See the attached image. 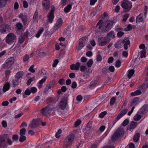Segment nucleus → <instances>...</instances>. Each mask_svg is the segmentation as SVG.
<instances>
[{
	"mask_svg": "<svg viewBox=\"0 0 148 148\" xmlns=\"http://www.w3.org/2000/svg\"><path fill=\"white\" fill-rule=\"evenodd\" d=\"M124 134V131L122 128H118L113 134L111 137L112 140L115 141L117 139L122 137Z\"/></svg>",
	"mask_w": 148,
	"mask_h": 148,
	"instance_id": "1",
	"label": "nucleus"
},
{
	"mask_svg": "<svg viewBox=\"0 0 148 148\" xmlns=\"http://www.w3.org/2000/svg\"><path fill=\"white\" fill-rule=\"evenodd\" d=\"M75 135L73 134H71L68 136L64 141V145L63 148H67L71 145L72 143L74 140Z\"/></svg>",
	"mask_w": 148,
	"mask_h": 148,
	"instance_id": "2",
	"label": "nucleus"
},
{
	"mask_svg": "<svg viewBox=\"0 0 148 148\" xmlns=\"http://www.w3.org/2000/svg\"><path fill=\"white\" fill-rule=\"evenodd\" d=\"M55 109L56 108L54 106H53L51 104H49L41 109L40 112L43 115L47 116L50 113L52 110H55Z\"/></svg>",
	"mask_w": 148,
	"mask_h": 148,
	"instance_id": "3",
	"label": "nucleus"
},
{
	"mask_svg": "<svg viewBox=\"0 0 148 148\" xmlns=\"http://www.w3.org/2000/svg\"><path fill=\"white\" fill-rule=\"evenodd\" d=\"M121 6L124 9L128 11L130 10L132 7V3L128 0H124L121 3Z\"/></svg>",
	"mask_w": 148,
	"mask_h": 148,
	"instance_id": "4",
	"label": "nucleus"
},
{
	"mask_svg": "<svg viewBox=\"0 0 148 148\" xmlns=\"http://www.w3.org/2000/svg\"><path fill=\"white\" fill-rule=\"evenodd\" d=\"M16 36L13 33H9L5 38V41L8 44L13 43L16 40Z\"/></svg>",
	"mask_w": 148,
	"mask_h": 148,
	"instance_id": "5",
	"label": "nucleus"
},
{
	"mask_svg": "<svg viewBox=\"0 0 148 148\" xmlns=\"http://www.w3.org/2000/svg\"><path fill=\"white\" fill-rule=\"evenodd\" d=\"M14 60L13 57H10L8 59L5 61V63L3 64L2 68L4 69H7L10 68L14 63Z\"/></svg>",
	"mask_w": 148,
	"mask_h": 148,
	"instance_id": "6",
	"label": "nucleus"
},
{
	"mask_svg": "<svg viewBox=\"0 0 148 148\" xmlns=\"http://www.w3.org/2000/svg\"><path fill=\"white\" fill-rule=\"evenodd\" d=\"M87 37L84 36L79 40V43L77 47V50H80L84 47L85 44L87 42Z\"/></svg>",
	"mask_w": 148,
	"mask_h": 148,
	"instance_id": "7",
	"label": "nucleus"
},
{
	"mask_svg": "<svg viewBox=\"0 0 148 148\" xmlns=\"http://www.w3.org/2000/svg\"><path fill=\"white\" fill-rule=\"evenodd\" d=\"M11 30L10 26L7 24H3L0 26V32L3 34L9 32Z\"/></svg>",
	"mask_w": 148,
	"mask_h": 148,
	"instance_id": "8",
	"label": "nucleus"
},
{
	"mask_svg": "<svg viewBox=\"0 0 148 148\" xmlns=\"http://www.w3.org/2000/svg\"><path fill=\"white\" fill-rule=\"evenodd\" d=\"M67 100V97H64L61 99L59 104V107L60 109L64 110L66 108Z\"/></svg>",
	"mask_w": 148,
	"mask_h": 148,
	"instance_id": "9",
	"label": "nucleus"
},
{
	"mask_svg": "<svg viewBox=\"0 0 148 148\" xmlns=\"http://www.w3.org/2000/svg\"><path fill=\"white\" fill-rule=\"evenodd\" d=\"M114 22L113 21L110 20L106 21L105 23V28L103 31L105 32H108L112 28Z\"/></svg>",
	"mask_w": 148,
	"mask_h": 148,
	"instance_id": "10",
	"label": "nucleus"
},
{
	"mask_svg": "<svg viewBox=\"0 0 148 148\" xmlns=\"http://www.w3.org/2000/svg\"><path fill=\"white\" fill-rule=\"evenodd\" d=\"M109 39L107 37H100L98 38V42L99 45L103 46L110 41Z\"/></svg>",
	"mask_w": 148,
	"mask_h": 148,
	"instance_id": "11",
	"label": "nucleus"
},
{
	"mask_svg": "<svg viewBox=\"0 0 148 148\" xmlns=\"http://www.w3.org/2000/svg\"><path fill=\"white\" fill-rule=\"evenodd\" d=\"M51 10L50 12L49 13L47 16V18L48 21L51 23L53 21V19L54 18V12L55 10V8L54 5L51 6Z\"/></svg>",
	"mask_w": 148,
	"mask_h": 148,
	"instance_id": "12",
	"label": "nucleus"
},
{
	"mask_svg": "<svg viewBox=\"0 0 148 148\" xmlns=\"http://www.w3.org/2000/svg\"><path fill=\"white\" fill-rule=\"evenodd\" d=\"M39 121L38 119H34L29 125V127L31 129H34L39 126Z\"/></svg>",
	"mask_w": 148,
	"mask_h": 148,
	"instance_id": "13",
	"label": "nucleus"
},
{
	"mask_svg": "<svg viewBox=\"0 0 148 148\" xmlns=\"http://www.w3.org/2000/svg\"><path fill=\"white\" fill-rule=\"evenodd\" d=\"M148 110V106L147 105L143 106L138 112V113L142 115V116L145 115Z\"/></svg>",
	"mask_w": 148,
	"mask_h": 148,
	"instance_id": "14",
	"label": "nucleus"
},
{
	"mask_svg": "<svg viewBox=\"0 0 148 148\" xmlns=\"http://www.w3.org/2000/svg\"><path fill=\"white\" fill-rule=\"evenodd\" d=\"M121 42L123 45L124 49L125 50L127 49V46L129 45L130 44L129 38H125Z\"/></svg>",
	"mask_w": 148,
	"mask_h": 148,
	"instance_id": "15",
	"label": "nucleus"
},
{
	"mask_svg": "<svg viewBox=\"0 0 148 148\" xmlns=\"http://www.w3.org/2000/svg\"><path fill=\"white\" fill-rule=\"evenodd\" d=\"M127 109L126 108L122 110L116 118V121H117L123 116L127 112Z\"/></svg>",
	"mask_w": 148,
	"mask_h": 148,
	"instance_id": "16",
	"label": "nucleus"
},
{
	"mask_svg": "<svg viewBox=\"0 0 148 148\" xmlns=\"http://www.w3.org/2000/svg\"><path fill=\"white\" fill-rule=\"evenodd\" d=\"M42 6L44 7L47 10H48L50 6V4L49 0H44L42 3Z\"/></svg>",
	"mask_w": 148,
	"mask_h": 148,
	"instance_id": "17",
	"label": "nucleus"
},
{
	"mask_svg": "<svg viewBox=\"0 0 148 148\" xmlns=\"http://www.w3.org/2000/svg\"><path fill=\"white\" fill-rule=\"evenodd\" d=\"M143 13H141L138 16H136V22L137 23L140 22H144V17L143 16Z\"/></svg>",
	"mask_w": 148,
	"mask_h": 148,
	"instance_id": "18",
	"label": "nucleus"
},
{
	"mask_svg": "<svg viewBox=\"0 0 148 148\" xmlns=\"http://www.w3.org/2000/svg\"><path fill=\"white\" fill-rule=\"evenodd\" d=\"M80 64L77 62L75 64H72L70 66V69L73 70H78L79 68Z\"/></svg>",
	"mask_w": 148,
	"mask_h": 148,
	"instance_id": "19",
	"label": "nucleus"
},
{
	"mask_svg": "<svg viewBox=\"0 0 148 148\" xmlns=\"http://www.w3.org/2000/svg\"><path fill=\"white\" fill-rule=\"evenodd\" d=\"M6 144L5 141V138L3 137H0V148L4 147L6 146Z\"/></svg>",
	"mask_w": 148,
	"mask_h": 148,
	"instance_id": "20",
	"label": "nucleus"
},
{
	"mask_svg": "<svg viewBox=\"0 0 148 148\" xmlns=\"http://www.w3.org/2000/svg\"><path fill=\"white\" fill-rule=\"evenodd\" d=\"M52 84V82H50L49 84L46 86L44 91V92L45 94H47L49 90L51 88Z\"/></svg>",
	"mask_w": 148,
	"mask_h": 148,
	"instance_id": "21",
	"label": "nucleus"
},
{
	"mask_svg": "<svg viewBox=\"0 0 148 148\" xmlns=\"http://www.w3.org/2000/svg\"><path fill=\"white\" fill-rule=\"evenodd\" d=\"M62 23V19L60 18H59L56 23L55 26V28H56V29H57L61 26Z\"/></svg>",
	"mask_w": 148,
	"mask_h": 148,
	"instance_id": "22",
	"label": "nucleus"
},
{
	"mask_svg": "<svg viewBox=\"0 0 148 148\" xmlns=\"http://www.w3.org/2000/svg\"><path fill=\"white\" fill-rule=\"evenodd\" d=\"M24 74V72L22 71H20L16 73L15 76V79H19L20 78L22 77Z\"/></svg>",
	"mask_w": 148,
	"mask_h": 148,
	"instance_id": "23",
	"label": "nucleus"
},
{
	"mask_svg": "<svg viewBox=\"0 0 148 148\" xmlns=\"http://www.w3.org/2000/svg\"><path fill=\"white\" fill-rule=\"evenodd\" d=\"M139 99L138 97H135L134 98L131 102L130 106H132L136 105L138 103Z\"/></svg>",
	"mask_w": 148,
	"mask_h": 148,
	"instance_id": "24",
	"label": "nucleus"
},
{
	"mask_svg": "<svg viewBox=\"0 0 148 148\" xmlns=\"http://www.w3.org/2000/svg\"><path fill=\"white\" fill-rule=\"evenodd\" d=\"M148 87V84L147 83L143 84L140 87V89L143 92H145Z\"/></svg>",
	"mask_w": 148,
	"mask_h": 148,
	"instance_id": "25",
	"label": "nucleus"
},
{
	"mask_svg": "<svg viewBox=\"0 0 148 148\" xmlns=\"http://www.w3.org/2000/svg\"><path fill=\"white\" fill-rule=\"evenodd\" d=\"M127 72V77L129 79H130L134 74L135 71L133 69L129 70Z\"/></svg>",
	"mask_w": 148,
	"mask_h": 148,
	"instance_id": "26",
	"label": "nucleus"
},
{
	"mask_svg": "<svg viewBox=\"0 0 148 148\" xmlns=\"http://www.w3.org/2000/svg\"><path fill=\"white\" fill-rule=\"evenodd\" d=\"M4 137L5 138L7 139V143L9 145H11L12 144V140L10 138L8 134H5L4 135Z\"/></svg>",
	"mask_w": 148,
	"mask_h": 148,
	"instance_id": "27",
	"label": "nucleus"
},
{
	"mask_svg": "<svg viewBox=\"0 0 148 148\" xmlns=\"http://www.w3.org/2000/svg\"><path fill=\"white\" fill-rule=\"evenodd\" d=\"M10 84L8 82H7L4 86L3 90V92H5L8 90L10 88Z\"/></svg>",
	"mask_w": 148,
	"mask_h": 148,
	"instance_id": "28",
	"label": "nucleus"
},
{
	"mask_svg": "<svg viewBox=\"0 0 148 148\" xmlns=\"http://www.w3.org/2000/svg\"><path fill=\"white\" fill-rule=\"evenodd\" d=\"M80 69L81 71L84 73L86 72L88 73H89V69L87 68L85 66L82 65L80 67Z\"/></svg>",
	"mask_w": 148,
	"mask_h": 148,
	"instance_id": "29",
	"label": "nucleus"
},
{
	"mask_svg": "<svg viewBox=\"0 0 148 148\" xmlns=\"http://www.w3.org/2000/svg\"><path fill=\"white\" fill-rule=\"evenodd\" d=\"M141 93V91L140 90H137L134 92H132L130 93L131 95L134 96L136 95H139Z\"/></svg>",
	"mask_w": 148,
	"mask_h": 148,
	"instance_id": "30",
	"label": "nucleus"
},
{
	"mask_svg": "<svg viewBox=\"0 0 148 148\" xmlns=\"http://www.w3.org/2000/svg\"><path fill=\"white\" fill-rule=\"evenodd\" d=\"M140 136V134L138 133L136 134L133 137V140L135 142H137Z\"/></svg>",
	"mask_w": 148,
	"mask_h": 148,
	"instance_id": "31",
	"label": "nucleus"
},
{
	"mask_svg": "<svg viewBox=\"0 0 148 148\" xmlns=\"http://www.w3.org/2000/svg\"><path fill=\"white\" fill-rule=\"evenodd\" d=\"M136 122L134 121H132L129 127L130 130L131 131V129H134L136 127Z\"/></svg>",
	"mask_w": 148,
	"mask_h": 148,
	"instance_id": "32",
	"label": "nucleus"
},
{
	"mask_svg": "<svg viewBox=\"0 0 148 148\" xmlns=\"http://www.w3.org/2000/svg\"><path fill=\"white\" fill-rule=\"evenodd\" d=\"M67 90V88L66 86H62L60 89H59L58 90V93L60 94L62 93V91L65 92Z\"/></svg>",
	"mask_w": 148,
	"mask_h": 148,
	"instance_id": "33",
	"label": "nucleus"
},
{
	"mask_svg": "<svg viewBox=\"0 0 148 148\" xmlns=\"http://www.w3.org/2000/svg\"><path fill=\"white\" fill-rule=\"evenodd\" d=\"M48 100L50 102V104H51L53 106H54L53 104L55 103L56 101V99L55 97H50Z\"/></svg>",
	"mask_w": 148,
	"mask_h": 148,
	"instance_id": "34",
	"label": "nucleus"
},
{
	"mask_svg": "<svg viewBox=\"0 0 148 148\" xmlns=\"http://www.w3.org/2000/svg\"><path fill=\"white\" fill-rule=\"evenodd\" d=\"M72 7V5L70 4L68 5L64 9V11L65 12H68L71 10Z\"/></svg>",
	"mask_w": 148,
	"mask_h": 148,
	"instance_id": "35",
	"label": "nucleus"
},
{
	"mask_svg": "<svg viewBox=\"0 0 148 148\" xmlns=\"http://www.w3.org/2000/svg\"><path fill=\"white\" fill-rule=\"evenodd\" d=\"M107 37H110L111 38H114L115 37V35L114 34V32L113 31H111L107 35Z\"/></svg>",
	"mask_w": 148,
	"mask_h": 148,
	"instance_id": "36",
	"label": "nucleus"
},
{
	"mask_svg": "<svg viewBox=\"0 0 148 148\" xmlns=\"http://www.w3.org/2000/svg\"><path fill=\"white\" fill-rule=\"evenodd\" d=\"M18 79H13L12 81L13 86L15 87L18 84Z\"/></svg>",
	"mask_w": 148,
	"mask_h": 148,
	"instance_id": "37",
	"label": "nucleus"
},
{
	"mask_svg": "<svg viewBox=\"0 0 148 148\" xmlns=\"http://www.w3.org/2000/svg\"><path fill=\"white\" fill-rule=\"evenodd\" d=\"M103 21L102 20H100L97 23L96 27H98V28L100 29L103 26Z\"/></svg>",
	"mask_w": 148,
	"mask_h": 148,
	"instance_id": "38",
	"label": "nucleus"
},
{
	"mask_svg": "<svg viewBox=\"0 0 148 148\" xmlns=\"http://www.w3.org/2000/svg\"><path fill=\"white\" fill-rule=\"evenodd\" d=\"M44 29L43 28H41L38 32L37 34L36 35V37L37 38H38L40 36V35L43 32Z\"/></svg>",
	"mask_w": 148,
	"mask_h": 148,
	"instance_id": "39",
	"label": "nucleus"
},
{
	"mask_svg": "<svg viewBox=\"0 0 148 148\" xmlns=\"http://www.w3.org/2000/svg\"><path fill=\"white\" fill-rule=\"evenodd\" d=\"M102 72L103 73L106 74L109 72L108 68V66L104 67L102 70Z\"/></svg>",
	"mask_w": 148,
	"mask_h": 148,
	"instance_id": "40",
	"label": "nucleus"
},
{
	"mask_svg": "<svg viewBox=\"0 0 148 148\" xmlns=\"http://www.w3.org/2000/svg\"><path fill=\"white\" fill-rule=\"evenodd\" d=\"M146 53V50L145 49H143L141 51L140 53V57L141 58H145L146 57L145 55Z\"/></svg>",
	"mask_w": 148,
	"mask_h": 148,
	"instance_id": "41",
	"label": "nucleus"
},
{
	"mask_svg": "<svg viewBox=\"0 0 148 148\" xmlns=\"http://www.w3.org/2000/svg\"><path fill=\"white\" fill-rule=\"evenodd\" d=\"M93 63V61L92 59H90L87 62L86 64L88 67H90Z\"/></svg>",
	"mask_w": 148,
	"mask_h": 148,
	"instance_id": "42",
	"label": "nucleus"
},
{
	"mask_svg": "<svg viewBox=\"0 0 148 148\" xmlns=\"http://www.w3.org/2000/svg\"><path fill=\"white\" fill-rule=\"evenodd\" d=\"M26 129L25 128H23L20 130V136L25 135V134Z\"/></svg>",
	"mask_w": 148,
	"mask_h": 148,
	"instance_id": "43",
	"label": "nucleus"
},
{
	"mask_svg": "<svg viewBox=\"0 0 148 148\" xmlns=\"http://www.w3.org/2000/svg\"><path fill=\"white\" fill-rule=\"evenodd\" d=\"M25 38L22 36V34H21L19 38L18 42L19 43L21 44L23 42Z\"/></svg>",
	"mask_w": 148,
	"mask_h": 148,
	"instance_id": "44",
	"label": "nucleus"
},
{
	"mask_svg": "<svg viewBox=\"0 0 148 148\" xmlns=\"http://www.w3.org/2000/svg\"><path fill=\"white\" fill-rule=\"evenodd\" d=\"M16 26L18 30L21 29L23 27L22 24L20 23H18L16 25Z\"/></svg>",
	"mask_w": 148,
	"mask_h": 148,
	"instance_id": "45",
	"label": "nucleus"
},
{
	"mask_svg": "<svg viewBox=\"0 0 148 148\" xmlns=\"http://www.w3.org/2000/svg\"><path fill=\"white\" fill-rule=\"evenodd\" d=\"M141 118V116L139 114H136L134 117V120L138 121Z\"/></svg>",
	"mask_w": 148,
	"mask_h": 148,
	"instance_id": "46",
	"label": "nucleus"
},
{
	"mask_svg": "<svg viewBox=\"0 0 148 148\" xmlns=\"http://www.w3.org/2000/svg\"><path fill=\"white\" fill-rule=\"evenodd\" d=\"M31 92L32 93H35L37 91V88L35 87H32L30 88Z\"/></svg>",
	"mask_w": 148,
	"mask_h": 148,
	"instance_id": "47",
	"label": "nucleus"
},
{
	"mask_svg": "<svg viewBox=\"0 0 148 148\" xmlns=\"http://www.w3.org/2000/svg\"><path fill=\"white\" fill-rule=\"evenodd\" d=\"M34 79V77H31L27 81L26 84L27 86H29L30 85L32 81Z\"/></svg>",
	"mask_w": 148,
	"mask_h": 148,
	"instance_id": "48",
	"label": "nucleus"
},
{
	"mask_svg": "<svg viewBox=\"0 0 148 148\" xmlns=\"http://www.w3.org/2000/svg\"><path fill=\"white\" fill-rule=\"evenodd\" d=\"M62 131L60 129L59 130L57 133L56 134L55 136L56 138H58L60 136V134L62 133Z\"/></svg>",
	"mask_w": 148,
	"mask_h": 148,
	"instance_id": "49",
	"label": "nucleus"
},
{
	"mask_svg": "<svg viewBox=\"0 0 148 148\" xmlns=\"http://www.w3.org/2000/svg\"><path fill=\"white\" fill-rule=\"evenodd\" d=\"M6 4V2L3 0H0V8H2L5 6Z\"/></svg>",
	"mask_w": 148,
	"mask_h": 148,
	"instance_id": "50",
	"label": "nucleus"
},
{
	"mask_svg": "<svg viewBox=\"0 0 148 148\" xmlns=\"http://www.w3.org/2000/svg\"><path fill=\"white\" fill-rule=\"evenodd\" d=\"M132 29V25L131 24H129L126 28H124V30L125 31H128L131 30Z\"/></svg>",
	"mask_w": 148,
	"mask_h": 148,
	"instance_id": "51",
	"label": "nucleus"
},
{
	"mask_svg": "<svg viewBox=\"0 0 148 148\" xmlns=\"http://www.w3.org/2000/svg\"><path fill=\"white\" fill-rule=\"evenodd\" d=\"M121 62L119 59H118L116 62L115 66L116 67H119L121 66Z\"/></svg>",
	"mask_w": 148,
	"mask_h": 148,
	"instance_id": "52",
	"label": "nucleus"
},
{
	"mask_svg": "<svg viewBox=\"0 0 148 148\" xmlns=\"http://www.w3.org/2000/svg\"><path fill=\"white\" fill-rule=\"evenodd\" d=\"M29 58V55L28 54H26L23 58V61L24 62L27 61Z\"/></svg>",
	"mask_w": 148,
	"mask_h": 148,
	"instance_id": "53",
	"label": "nucleus"
},
{
	"mask_svg": "<svg viewBox=\"0 0 148 148\" xmlns=\"http://www.w3.org/2000/svg\"><path fill=\"white\" fill-rule=\"evenodd\" d=\"M26 137L25 135L21 136L19 138V141L20 142H22L26 139Z\"/></svg>",
	"mask_w": 148,
	"mask_h": 148,
	"instance_id": "54",
	"label": "nucleus"
},
{
	"mask_svg": "<svg viewBox=\"0 0 148 148\" xmlns=\"http://www.w3.org/2000/svg\"><path fill=\"white\" fill-rule=\"evenodd\" d=\"M129 14H124L123 16V21H125L129 16Z\"/></svg>",
	"mask_w": 148,
	"mask_h": 148,
	"instance_id": "55",
	"label": "nucleus"
},
{
	"mask_svg": "<svg viewBox=\"0 0 148 148\" xmlns=\"http://www.w3.org/2000/svg\"><path fill=\"white\" fill-rule=\"evenodd\" d=\"M129 122V120L127 119H125L122 123V125L125 127L126 126L128 123Z\"/></svg>",
	"mask_w": 148,
	"mask_h": 148,
	"instance_id": "56",
	"label": "nucleus"
},
{
	"mask_svg": "<svg viewBox=\"0 0 148 148\" xmlns=\"http://www.w3.org/2000/svg\"><path fill=\"white\" fill-rule=\"evenodd\" d=\"M18 138V136L17 135H14L12 136V140L13 141H16Z\"/></svg>",
	"mask_w": 148,
	"mask_h": 148,
	"instance_id": "57",
	"label": "nucleus"
},
{
	"mask_svg": "<svg viewBox=\"0 0 148 148\" xmlns=\"http://www.w3.org/2000/svg\"><path fill=\"white\" fill-rule=\"evenodd\" d=\"M116 100V98L115 97H112L111 99L110 102V104L112 105L114 103Z\"/></svg>",
	"mask_w": 148,
	"mask_h": 148,
	"instance_id": "58",
	"label": "nucleus"
},
{
	"mask_svg": "<svg viewBox=\"0 0 148 148\" xmlns=\"http://www.w3.org/2000/svg\"><path fill=\"white\" fill-rule=\"evenodd\" d=\"M107 113V112L104 111L101 112L99 115V116L100 118H103L105 116Z\"/></svg>",
	"mask_w": 148,
	"mask_h": 148,
	"instance_id": "59",
	"label": "nucleus"
},
{
	"mask_svg": "<svg viewBox=\"0 0 148 148\" xmlns=\"http://www.w3.org/2000/svg\"><path fill=\"white\" fill-rule=\"evenodd\" d=\"M34 65H32L29 67V71L32 73H34L35 71V70L34 69Z\"/></svg>",
	"mask_w": 148,
	"mask_h": 148,
	"instance_id": "60",
	"label": "nucleus"
},
{
	"mask_svg": "<svg viewBox=\"0 0 148 148\" xmlns=\"http://www.w3.org/2000/svg\"><path fill=\"white\" fill-rule=\"evenodd\" d=\"M22 20L24 24H25L27 21V18L26 16H23L22 18Z\"/></svg>",
	"mask_w": 148,
	"mask_h": 148,
	"instance_id": "61",
	"label": "nucleus"
},
{
	"mask_svg": "<svg viewBox=\"0 0 148 148\" xmlns=\"http://www.w3.org/2000/svg\"><path fill=\"white\" fill-rule=\"evenodd\" d=\"M59 61L57 59H55L54 60V62L52 66L53 67H56L57 64L58 63Z\"/></svg>",
	"mask_w": 148,
	"mask_h": 148,
	"instance_id": "62",
	"label": "nucleus"
},
{
	"mask_svg": "<svg viewBox=\"0 0 148 148\" xmlns=\"http://www.w3.org/2000/svg\"><path fill=\"white\" fill-rule=\"evenodd\" d=\"M124 34V33L122 32H118L117 33V36L118 37L121 38Z\"/></svg>",
	"mask_w": 148,
	"mask_h": 148,
	"instance_id": "63",
	"label": "nucleus"
},
{
	"mask_svg": "<svg viewBox=\"0 0 148 148\" xmlns=\"http://www.w3.org/2000/svg\"><path fill=\"white\" fill-rule=\"evenodd\" d=\"M86 126V127L85 128L86 129L87 128L91 129L92 126V123L90 122H89L87 123Z\"/></svg>",
	"mask_w": 148,
	"mask_h": 148,
	"instance_id": "64",
	"label": "nucleus"
}]
</instances>
